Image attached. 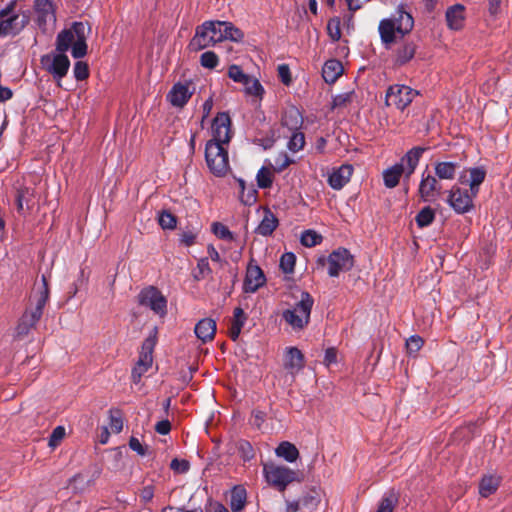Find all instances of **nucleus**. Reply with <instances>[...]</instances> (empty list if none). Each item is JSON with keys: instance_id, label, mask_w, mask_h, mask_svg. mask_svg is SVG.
Listing matches in <instances>:
<instances>
[{"instance_id": "f257e3e1", "label": "nucleus", "mask_w": 512, "mask_h": 512, "mask_svg": "<svg viewBox=\"0 0 512 512\" xmlns=\"http://www.w3.org/2000/svg\"><path fill=\"white\" fill-rule=\"evenodd\" d=\"M49 294L48 282L43 275L42 286L30 296L28 304L17 322L14 334L15 339L23 340L36 328L49 300Z\"/></svg>"}, {"instance_id": "f03ea898", "label": "nucleus", "mask_w": 512, "mask_h": 512, "mask_svg": "<svg viewBox=\"0 0 512 512\" xmlns=\"http://www.w3.org/2000/svg\"><path fill=\"white\" fill-rule=\"evenodd\" d=\"M414 27V19L410 13L399 6L389 17L380 20L378 32L385 48H390L398 38H404Z\"/></svg>"}, {"instance_id": "7ed1b4c3", "label": "nucleus", "mask_w": 512, "mask_h": 512, "mask_svg": "<svg viewBox=\"0 0 512 512\" xmlns=\"http://www.w3.org/2000/svg\"><path fill=\"white\" fill-rule=\"evenodd\" d=\"M29 22V10L19 0H9L0 9V39L18 36Z\"/></svg>"}, {"instance_id": "20e7f679", "label": "nucleus", "mask_w": 512, "mask_h": 512, "mask_svg": "<svg viewBox=\"0 0 512 512\" xmlns=\"http://www.w3.org/2000/svg\"><path fill=\"white\" fill-rule=\"evenodd\" d=\"M426 150H428L427 147L420 146H416L408 150L399 163H396L392 167L384 170V185L387 188L396 187L403 174H405L406 178H410V176L415 172L419 161Z\"/></svg>"}, {"instance_id": "39448f33", "label": "nucleus", "mask_w": 512, "mask_h": 512, "mask_svg": "<svg viewBox=\"0 0 512 512\" xmlns=\"http://www.w3.org/2000/svg\"><path fill=\"white\" fill-rule=\"evenodd\" d=\"M314 304L313 297L308 292H301L300 300L291 309L282 312V318L293 328L302 330L310 322V315Z\"/></svg>"}, {"instance_id": "423d86ee", "label": "nucleus", "mask_w": 512, "mask_h": 512, "mask_svg": "<svg viewBox=\"0 0 512 512\" xmlns=\"http://www.w3.org/2000/svg\"><path fill=\"white\" fill-rule=\"evenodd\" d=\"M205 160L210 172L217 177L225 176L229 170L228 152L217 142L206 143Z\"/></svg>"}, {"instance_id": "0eeeda50", "label": "nucleus", "mask_w": 512, "mask_h": 512, "mask_svg": "<svg viewBox=\"0 0 512 512\" xmlns=\"http://www.w3.org/2000/svg\"><path fill=\"white\" fill-rule=\"evenodd\" d=\"M318 264L324 266L328 264V275L330 277H338L341 272H348L354 266V257L346 248L339 247L333 250L327 259L324 257L318 258Z\"/></svg>"}, {"instance_id": "6e6552de", "label": "nucleus", "mask_w": 512, "mask_h": 512, "mask_svg": "<svg viewBox=\"0 0 512 512\" xmlns=\"http://www.w3.org/2000/svg\"><path fill=\"white\" fill-rule=\"evenodd\" d=\"M40 63L58 84L68 74L71 64L68 56L60 52L42 55Z\"/></svg>"}, {"instance_id": "1a4fd4ad", "label": "nucleus", "mask_w": 512, "mask_h": 512, "mask_svg": "<svg viewBox=\"0 0 512 512\" xmlns=\"http://www.w3.org/2000/svg\"><path fill=\"white\" fill-rule=\"evenodd\" d=\"M266 481L283 492L286 487L296 480L297 473L286 467L275 464L264 465L263 468Z\"/></svg>"}, {"instance_id": "9d476101", "label": "nucleus", "mask_w": 512, "mask_h": 512, "mask_svg": "<svg viewBox=\"0 0 512 512\" xmlns=\"http://www.w3.org/2000/svg\"><path fill=\"white\" fill-rule=\"evenodd\" d=\"M418 95L419 92L409 86L400 84L391 85L386 91L385 105H393L403 111Z\"/></svg>"}, {"instance_id": "9b49d317", "label": "nucleus", "mask_w": 512, "mask_h": 512, "mask_svg": "<svg viewBox=\"0 0 512 512\" xmlns=\"http://www.w3.org/2000/svg\"><path fill=\"white\" fill-rule=\"evenodd\" d=\"M138 302L160 316L167 313V300L161 291L154 286L142 289L138 294Z\"/></svg>"}, {"instance_id": "f8f14e48", "label": "nucleus", "mask_w": 512, "mask_h": 512, "mask_svg": "<svg viewBox=\"0 0 512 512\" xmlns=\"http://www.w3.org/2000/svg\"><path fill=\"white\" fill-rule=\"evenodd\" d=\"M211 129L213 138L208 142H217L221 146L228 144L232 138L230 115L219 112L213 119Z\"/></svg>"}, {"instance_id": "ddd939ff", "label": "nucleus", "mask_w": 512, "mask_h": 512, "mask_svg": "<svg viewBox=\"0 0 512 512\" xmlns=\"http://www.w3.org/2000/svg\"><path fill=\"white\" fill-rule=\"evenodd\" d=\"M472 197L467 190L454 185L449 191L447 202L457 214H465L474 206Z\"/></svg>"}, {"instance_id": "4468645a", "label": "nucleus", "mask_w": 512, "mask_h": 512, "mask_svg": "<svg viewBox=\"0 0 512 512\" xmlns=\"http://www.w3.org/2000/svg\"><path fill=\"white\" fill-rule=\"evenodd\" d=\"M441 185L436 175L424 171L418 187V194L422 201H435L441 194Z\"/></svg>"}, {"instance_id": "2eb2a0df", "label": "nucleus", "mask_w": 512, "mask_h": 512, "mask_svg": "<svg viewBox=\"0 0 512 512\" xmlns=\"http://www.w3.org/2000/svg\"><path fill=\"white\" fill-rule=\"evenodd\" d=\"M265 283L266 277L263 270L258 265L249 263L246 269L243 291L245 293H255Z\"/></svg>"}, {"instance_id": "dca6fc26", "label": "nucleus", "mask_w": 512, "mask_h": 512, "mask_svg": "<svg viewBox=\"0 0 512 512\" xmlns=\"http://www.w3.org/2000/svg\"><path fill=\"white\" fill-rule=\"evenodd\" d=\"M192 82H177L167 94V100L174 107L182 108L186 105L189 99L193 95V91L190 90Z\"/></svg>"}, {"instance_id": "f3484780", "label": "nucleus", "mask_w": 512, "mask_h": 512, "mask_svg": "<svg viewBox=\"0 0 512 512\" xmlns=\"http://www.w3.org/2000/svg\"><path fill=\"white\" fill-rule=\"evenodd\" d=\"M35 189L21 185L16 189L15 202L17 212L24 214V211H30L34 206Z\"/></svg>"}, {"instance_id": "a211bd4d", "label": "nucleus", "mask_w": 512, "mask_h": 512, "mask_svg": "<svg viewBox=\"0 0 512 512\" xmlns=\"http://www.w3.org/2000/svg\"><path fill=\"white\" fill-rule=\"evenodd\" d=\"M35 11L40 27L56 22L55 8L51 0H36Z\"/></svg>"}, {"instance_id": "6ab92c4d", "label": "nucleus", "mask_w": 512, "mask_h": 512, "mask_svg": "<svg viewBox=\"0 0 512 512\" xmlns=\"http://www.w3.org/2000/svg\"><path fill=\"white\" fill-rule=\"evenodd\" d=\"M353 174V166L350 164L341 165L334 169L328 177V184L335 190L342 189L350 180Z\"/></svg>"}, {"instance_id": "aec40b11", "label": "nucleus", "mask_w": 512, "mask_h": 512, "mask_svg": "<svg viewBox=\"0 0 512 512\" xmlns=\"http://www.w3.org/2000/svg\"><path fill=\"white\" fill-rule=\"evenodd\" d=\"M417 44L412 40L404 41L396 50L394 54V64L403 66L411 61L416 53Z\"/></svg>"}, {"instance_id": "412c9836", "label": "nucleus", "mask_w": 512, "mask_h": 512, "mask_svg": "<svg viewBox=\"0 0 512 512\" xmlns=\"http://www.w3.org/2000/svg\"><path fill=\"white\" fill-rule=\"evenodd\" d=\"M195 335L203 343L214 339L216 333V322L212 318H204L198 321L194 328Z\"/></svg>"}, {"instance_id": "4be33fe9", "label": "nucleus", "mask_w": 512, "mask_h": 512, "mask_svg": "<svg viewBox=\"0 0 512 512\" xmlns=\"http://www.w3.org/2000/svg\"><path fill=\"white\" fill-rule=\"evenodd\" d=\"M216 44L208 30L203 28V23L197 26L195 35L189 43V47L194 51L203 50L209 46Z\"/></svg>"}, {"instance_id": "5701e85b", "label": "nucleus", "mask_w": 512, "mask_h": 512, "mask_svg": "<svg viewBox=\"0 0 512 512\" xmlns=\"http://www.w3.org/2000/svg\"><path fill=\"white\" fill-rule=\"evenodd\" d=\"M281 124L288 130L296 131L301 130L303 125V116L301 112L294 106L287 108L281 118Z\"/></svg>"}, {"instance_id": "b1692460", "label": "nucleus", "mask_w": 512, "mask_h": 512, "mask_svg": "<svg viewBox=\"0 0 512 512\" xmlns=\"http://www.w3.org/2000/svg\"><path fill=\"white\" fill-rule=\"evenodd\" d=\"M279 221L275 214L269 209H264L263 218L257 228L255 229V233L261 236H270L278 227Z\"/></svg>"}, {"instance_id": "393cba45", "label": "nucleus", "mask_w": 512, "mask_h": 512, "mask_svg": "<svg viewBox=\"0 0 512 512\" xmlns=\"http://www.w3.org/2000/svg\"><path fill=\"white\" fill-rule=\"evenodd\" d=\"M284 366L292 375L298 373L304 367V355L296 347L288 348Z\"/></svg>"}, {"instance_id": "a878e982", "label": "nucleus", "mask_w": 512, "mask_h": 512, "mask_svg": "<svg viewBox=\"0 0 512 512\" xmlns=\"http://www.w3.org/2000/svg\"><path fill=\"white\" fill-rule=\"evenodd\" d=\"M247 321V315L241 307H236L233 311V318L228 329V336L232 341H237L243 326Z\"/></svg>"}, {"instance_id": "bb28decb", "label": "nucleus", "mask_w": 512, "mask_h": 512, "mask_svg": "<svg viewBox=\"0 0 512 512\" xmlns=\"http://www.w3.org/2000/svg\"><path fill=\"white\" fill-rule=\"evenodd\" d=\"M343 73V65L337 59H330L324 63L322 68V77L326 83L332 84Z\"/></svg>"}, {"instance_id": "cd10ccee", "label": "nucleus", "mask_w": 512, "mask_h": 512, "mask_svg": "<svg viewBox=\"0 0 512 512\" xmlns=\"http://www.w3.org/2000/svg\"><path fill=\"white\" fill-rule=\"evenodd\" d=\"M459 167L458 162L437 161L434 164V172L439 180H453Z\"/></svg>"}, {"instance_id": "c85d7f7f", "label": "nucleus", "mask_w": 512, "mask_h": 512, "mask_svg": "<svg viewBox=\"0 0 512 512\" xmlns=\"http://www.w3.org/2000/svg\"><path fill=\"white\" fill-rule=\"evenodd\" d=\"M447 25L452 30H459L463 27L464 23V6L456 4L449 7L446 11Z\"/></svg>"}, {"instance_id": "c756f323", "label": "nucleus", "mask_w": 512, "mask_h": 512, "mask_svg": "<svg viewBox=\"0 0 512 512\" xmlns=\"http://www.w3.org/2000/svg\"><path fill=\"white\" fill-rule=\"evenodd\" d=\"M247 502V492L243 486H235L231 491L230 508L232 512H241Z\"/></svg>"}, {"instance_id": "7c9ffc66", "label": "nucleus", "mask_w": 512, "mask_h": 512, "mask_svg": "<svg viewBox=\"0 0 512 512\" xmlns=\"http://www.w3.org/2000/svg\"><path fill=\"white\" fill-rule=\"evenodd\" d=\"M275 453L278 457H281L290 463L295 462L299 457V451L297 447L288 441L281 442L277 446Z\"/></svg>"}, {"instance_id": "2f4dec72", "label": "nucleus", "mask_w": 512, "mask_h": 512, "mask_svg": "<svg viewBox=\"0 0 512 512\" xmlns=\"http://www.w3.org/2000/svg\"><path fill=\"white\" fill-rule=\"evenodd\" d=\"M500 485V478L495 475L483 476L479 483V493L482 497H488L495 493Z\"/></svg>"}, {"instance_id": "473e14b6", "label": "nucleus", "mask_w": 512, "mask_h": 512, "mask_svg": "<svg viewBox=\"0 0 512 512\" xmlns=\"http://www.w3.org/2000/svg\"><path fill=\"white\" fill-rule=\"evenodd\" d=\"M75 38L73 37V32L69 31V29H63L57 34L56 42H55V50L56 52L64 53L71 49Z\"/></svg>"}, {"instance_id": "72a5a7b5", "label": "nucleus", "mask_w": 512, "mask_h": 512, "mask_svg": "<svg viewBox=\"0 0 512 512\" xmlns=\"http://www.w3.org/2000/svg\"><path fill=\"white\" fill-rule=\"evenodd\" d=\"M470 174V191L475 197L479 192V186L484 182L486 177V170L483 167H474L469 169Z\"/></svg>"}, {"instance_id": "f704fd0d", "label": "nucleus", "mask_w": 512, "mask_h": 512, "mask_svg": "<svg viewBox=\"0 0 512 512\" xmlns=\"http://www.w3.org/2000/svg\"><path fill=\"white\" fill-rule=\"evenodd\" d=\"M222 41L231 40L234 42H240L244 38V33L237 28L233 23L222 21Z\"/></svg>"}, {"instance_id": "c9c22d12", "label": "nucleus", "mask_w": 512, "mask_h": 512, "mask_svg": "<svg viewBox=\"0 0 512 512\" xmlns=\"http://www.w3.org/2000/svg\"><path fill=\"white\" fill-rule=\"evenodd\" d=\"M435 220V211L430 206L423 207L415 217L416 224L420 228L430 226Z\"/></svg>"}, {"instance_id": "e433bc0d", "label": "nucleus", "mask_w": 512, "mask_h": 512, "mask_svg": "<svg viewBox=\"0 0 512 512\" xmlns=\"http://www.w3.org/2000/svg\"><path fill=\"white\" fill-rule=\"evenodd\" d=\"M398 503V496L395 492L390 491L385 494L379 502L376 512H393Z\"/></svg>"}, {"instance_id": "4c0bfd02", "label": "nucleus", "mask_w": 512, "mask_h": 512, "mask_svg": "<svg viewBox=\"0 0 512 512\" xmlns=\"http://www.w3.org/2000/svg\"><path fill=\"white\" fill-rule=\"evenodd\" d=\"M302 512H312L319 505L320 499L316 492L312 491L300 498Z\"/></svg>"}, {"instance_id": "58836bf2", "label": "nucleus", "mask_w": 512, "mask_h": 512, "mask_svg": "<svg viewBox=\"0 0 512 512\" xmlns=\"http://www.w3.org/2000/svg\"><path fill=\"white\" fill-rule=\"evenodd\" d=\"M257 185L261 189L271 188L273 184V174L266 167H261L256 175Z\"/></svg>"}, {"instance_id": "ea45409f", "label": "nucleus", "mask_w": 512, "mask_h": 512, "mask_svg": "<svg viewBox=\"0 0 512 512\" xmlns=\"http://www.w3.org/2000/svg\"><path fill=\"white\" fill-rule=\"evenodd\" d=\"M288 149L292 152H298L305 146V136L300 130L291 131V136L288 141Z\"/></svg>"}, {"instance_id": "a19ab883", "label": "nucleus", "mask_w": 512, "mask_h": 512, "mask_svg": "<svg viewBox=\"0 0 512 512\" xmlns=\"http://www.w3.org/2000/svg\"><path fill=\"white\" fill-rule=\"evenodd\" d=\"M223 23L222 21H205L203 22V28H205L206 30H208L211 34V37L216 41V43L218 42H222V26Z\"/></svg>"}, {"instance_id": "79ce46f5", "label": "nucleus", "mask_w": 512, "mask_h": 512, "mask_svg": "<svg viewBox=\"0 0 512 512\" xmlns=\"http://www.w3.org/2000/svg\"><path fill=\"white\" fill-rule=\"evenodd\" d=\"M245 92L248 95L261 98L264 93V88L261 83L252 77H249L244 84Z\"/></svg>"}, {"instance_id": "37998d69", "label": "nucleus", "mask_w": 512, "mask_h": 512, "mask_svg": "<svg viewBox=\"0 0 512 512\" xmlns=\"http://www.w3.org/2000/svg\"><path fill=\"white\" fill-rule=\"evenodd\" d=\"M158 223L163 229H174L177 224V218L171 212L162 210L158 213Z\"/></svg>"}, {"instance_id": "c03bdc74", "label": "nucleus", "mask_w": 512, "mask_h": 512, "mask_svg": "<svg viewBox=\"0 0 512 512\" xmlns=\"http://www.w3.org/2000/svg\"><path fill=\"white\" fill-rule=\"evenodd\" d=\"M322 236L314 230H306L301 235V244L305 247H314L322 242Z\"/></svg>"}, {"instance_id": "a18cd8bd", "label": "nucleus", "mask_w": 512, "mask_h": 512, "mask_svg": "<svg viewBox=\"0 0 512 512\" xmlns=\"http://www.w3.org/2000/svg\"><path fill=\"white\" fill-rule=\"evenodd\" d=\"M110 428L114 433H120L123 429L122 413L119 409H110Z\"/></svg>"}, {"instance_id": "49530a36", "label": "nucleus", "mask_w": 512, "mask_h": 512, "mask_svg": "<svg viewBox=\"0 0 512 512\" xmlns=\"http://www.w3.org/2000/svg\"><path fill=\"white\" fill-rule=\"evenodd\" d=\"M327 32L332 41H338L341 38V21L339 17L331 18L328 21Z\"/></svg>"}, {"instance_id": "de8ad7c7", "label": "nucleus", "mask_w": 512, "mask_h": 512, "mask_svg": "<svg viewBox=\"0 0 512 512\" xmlns=\"http://www.w3.org/2000/svg\"><path fill=\"white\" fill-rule=\"evenodd\" d=\"M296 256L292 252L284 253L280 258V268L286 274L294 271Z\"/></svg>"}, {"instance_id": "09e8293b", "label": "nucleus", "mask_w": 512, "mask_h": 512, "mask_svg": "<svg viewBox=\"0 0 512 512\" xmlns=\"http://www.w3.org/2000/svg\"><path fill=\"white\" fill-rule=\"evenodd\" d=\"M200 63L204 68L214 69L219 64V58L213 51H206L200 56Z\"/></svg>"}, {"instance_id": "8fccbe9b", "label": "nucleus", "mask_w": 512, "mask_h": 512, "mask_svg": "<svg viewBox=\"0 0 512 512\" xmlns=\"http://www.w3.org/2000/svg\"><path fill=\"white\" fill-rule=\"evenodd\" d=\"M87 49L86 39H75L71 47V54L73 58L81 59L87 54Z\"/></svg>"}, {"instance_id": "3c124183", "label": "nucleus", "mask_w": 512, "mask_h": 512, "mask_svg": "<svg viewBox=\"0 0 512 512\" xmlns=\"http://www.w3.org/2000/svg\"><path fill=\"white\" fill-rule=\"evenodd\" d=\"M212 232L222 240H233V234L227 226L220 222L212 223Z\"/></svg>"}, {"instance_id": "603ef678", "label": "nucleus", "mask_w": 512, "mask_h": 512, "mask_svg": "<svg viewBox=\"0 0 512 512\" xmlns=\"http://www.w3.org/2000/svg\"><path fill=\"white\" fill-rule=\"evenodd\" d=\"M228 76L237 83L244 84L247 82L249 75L245 74L240 66L231 65L228 69Z\"/></svg>"}, {"instance_id": "864d4df0", "label": "nucleus", "mask_w": 512, "mask_h": 512, "mask_svg": "<svg viewBox=\"0 0 512 512\" xmlns=\"http://www.w3.org/2000/svg\"><path fill=\"white\" fill-rule=\"evenodd\" d=\"M69 31L73 32L75 39H87V33L90 31V27L84 22H74Z\"/></svg>"}, {"instance_id": "5fc2aeb1", "label": "nucleus", "mask_w": 512, "mask_h": 512, "mask_svg": "<svg viewBox=\"0 0 512 512\" xmlns=\"http://www.w3.org/2000/svg\"><path fill=\"white\" fill-rule=\"evenodd\" d=\"M74 77L77 81L86 80L89 77V67L84 61H77L73 67Z\"/></svg>"}, {"instance_id": "6e6d98bb", "label": "nucleus", "mask_w": 512, "mask_h": 512, "mask_svg": "<svg viewBox=\"0 0 512 512\" xmlns=\"http://www.w3.org/2000/svg\"><path fill=\"white\" fill-rule=\"evenodd\" d=\"M424 341L418 335H412L406 340V349L408 354H416L423 346Z\"/></svg>"}, {"instance_id": "4d7b16f0", "label": "nucleus", "mask_w": 512, "mask_h": 512, "mask_svg": "<svg viewBox=\"0 0 512 512\" xmlns=\"http://www.w3.org/2000/svg\"><path fill=\"white\" fill-rule=\"evenodd\" d=\"M64 437H65V428L63 426L55 427L49 437V441H48L49 447H51V448L57 447L60 444V442L63 440Z\"/></svg>"}, {"instance_id": "13d9d810", "label": "nucleus", "mask_w": 512, "mask_h": 512, "mask_svg": "<svg viewBox=\"0 0 512 512\" xmlns=\"http://www.w3.org/2000/svg\"><path fill=\"white\" fill-rule=\"evenodd\" d=\"M275 165L273 167L274 171L277 173H281L284 171L291 163H293V160L286 154V153H280L275 158Z\"/></svg>"}, {"instance_id": "bf43d9fd", "label": "nucleus", "mask_w": 512, "mask_h": 512, "mask_svg": "<svg viewBox=\"0 0 512 512\" xmlns=\"http://www.w3.org/2000/svg\"><path fill=\"white\" fill-rule=\"evenodd\" d=\"M170 469L175 473L185 474L190 469V463L185 459L174 458L170 463Z\"/></svg>"}, {"instance_id": "052dcab7", "label": "nucleus", "mask_w": 512, "mask_h": 512, "mask_svg": "<svg viewBox=\"0 0 512 512\" xmlns=\"http://www.w3.org/2000/svg\"><path fill=\"white\" fill-rule=\"evenodd\" d=\"M266 420V413L259 409L252 410L251 417H250V424L257 429H261L262 425L264 424Z\"/></svg>"}, {"instance_id": "680f3d73", "label": "nucleus", "mask_w": 512, "mask_h": 512, "mask_svg": "<svg viewBox=\"0 0 512 512\" xmlns=\"http://www.w3.org/2000/svg\"><path fill=\"white\" fill-rule=\"evenodd\" d=\"M157 343V328H154L153 333L150 334L143 342L141 351L153 353L154 347Z\"/></svg>"}, {"instance_id": "e2e57ef3", "label": "nucleus", "mask_w": 512, "mask_h": 512, "mask_svg": "<svg viewBox=\"0 0 512 512\" xmlns=\"http://www.w3.org/2000/svg\"><path fill=\"white\" fill-rule=\"evenodd\" d=\"M278 77L284 85H290L292 82L290 68L287 64H280L277 68Z\"/></svg>"}, {"instance_id": "0e129e2a", "label": "nucleus", "mask_w": 512, "mask_h": 512, "mask_svg": "<svg viewBox=\"0 0 512 512\" xmlns=\"http://www.w3.org/2000/svg\"><path fill=\"white\" fill-rule=\"evenodd\" d=\"M197 268L199 270V274L195 275L197 280L203 279L206 275L212 272L207 258H201L197 263Z\"/></svg>"}, {"instance_id": "69168bd1", "label": "nucleus", "mask_w": 512, "mask_h": 512, "mask_svg": "<svg viewBox=\"0 0 512 512\" xmlns=\"http://www.w3.org/2000/svg\"><path fill=\"white\" fill-rule=\"evenodd\" d=\"M148 367L136 363L131 372V380L133 383L137 384L140 382L142 376L148 371Z\"/></svg>"}, {"instance_id": "338daca9", "label": "nucleus", "mask_w": 512, "mask_h": 512, "mask_svg": "<svg viewBox=\"0 0 512 512\" xmlns=\"http://www.w3.org/2000/svg\"><path fill=\"white\" fill-rule=\"evenodd\" d=\"M257 199V191L252 187L248 190L247 193H240V201L244 205H252L256 202Z\"/></svg>"}, {"instance_id": "774afa93", "label": "nucleus", "mask_w": 512, "mask_h": 512, "mask_svg": "<svg viewBox=\"0 0 512 512\" xmlns=\"http://www.w3.org/2000/svg\"><path fill=\"white\" fill-rule=\"evenodd\" d=\"M129 447L131 450L135 451L138 455L144 456L146 454V448L141 444L138 438L131 437L129 439Z\"/></svg>"}]
</instances>
